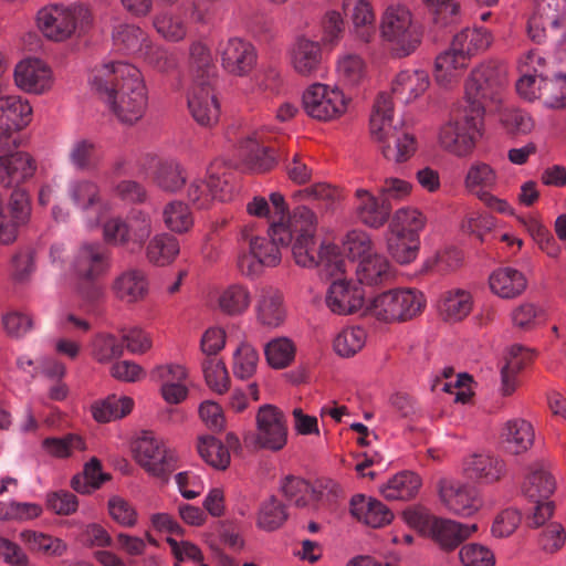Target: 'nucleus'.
I'll return each mask as SVG.
<instances>
[{"mask_svg": "<svg viewBox=\"0 0 566 566\" xmlns=\"http://www.w3.org/2000/svg\"><path fill=\"white\" fill-rule=\"evenodd\" d=\"M92 90L124 125L139 122L148 108V88L142 71L127 62L103 64L91 81Z\"/></svg>", "mask_w": 566, "mask_h": 566, "instance_id": "nucleus-1", "label": "nucleus"}, {"mask_svg": "<svg viewBox=\"0 0 566 566\" xmlns=\"http://www.w3.org/2000/svg\"><path fill=\"white\" fill-rule=\"evenodd\" d=\"M316 228V214L307 207L300 206L274 229V234L279 235L276 239L283 247H289L294 241L292 255L298 266L314 269L317 265Z\"/></svg>", "mask_w": 566, "mask_h": 566, "instance_id": "nucleus-2", "label": "nucleus"}, {"mask_svg": "<svg viewBox=\"0 0 566 566\" xmlns=\"http://www.w3.org/2000/svg\"><path fill=\"white\" fill-rule=\"evenodd\" d=\"M111 268V255L99 242H82L73 252L65 275L81 297L93 300L98 292L95 282Z\"/></svg>", "mask_w": 566, "mask_h": 566, "instance_id": "nucleus-3", "label": "nucleus"}, {"mask_svg": "<svg viewBox=\"0 0 566 566\" xmlns=\"http://www.w3.org/2000/svg\"><path fill=\"white\" fill-rule=\"evenodd\" d=\"M280 222H273L269 230L268 237L261 235L256 224L253 222L242 226L238 233V241L248 247L249 252L242 253L238 258L239 271L248 277L259 276L264 268H275L282 261L281 242L274 234L275 227Z\"/></svg>", "mask_w": 566, "mask_h": 566, "instance_id": "nucleus-4", "label": "nucleus"}, {"mask_svg": "<svg viewBox=\"0 0 566 566\" xmlns=\"http://www.w3.org/2000/svg\"><path fill=\"white\" fill-rule=\"evenodd\" d=\"M36 25L45 39L64 42L86 32L93 25V15L83 4L51 3L38 11Z\"/></svg>", "mask_w": 566, "mask_h": 566, "instance_id": "nucleus-5", "label": "nucleus"}, {"mask_svg": "<svg viewBox=\"0 0 566 566\" xmlns=\"http://www.w3.org/2000/svg\"><path fill=\"white\" fill-rule=\"evenodd\" d=\"M426 307L424 295L416 289H392L370 298L364 316L382 324L405 323L413 319Z\"/></svg>", "mask_w": 566, "mask_h": 566, "instance_id": "nucleus-6", "label": "nucleus"}, {"mask_svg": "<svg viewBox=\"0 0 566 566\" xmlns=\"http://www.w3.org/2000/svg\"><path fill=\"white\" fill-rule=\"evenodd\" d=\"M505 86V69L494 62L482 63L471 71L464 83L463 107L484 117L488 106L502 102Z\"/></svg>", "mask_w": 566, "mask_h": 566, "instance_id": "nucleus-7", "label": "nucleus"}, {"mask_svg": "<svg viewBox=\"0 0 566 566\" xmlns=\"http://www.w3.org/2000/svg\"><path fill=\"white\" fill-rule=\"evenodd\" d=\"M379 35L397 57H405L413 53L421 43L411 10L401 3L389 4L380 17Z\"/></svg>", "mask_w": 566, "mask_h": 566, "instance_id": "nucleus-8", "label": "nucleus"}, {"mask_svg": "<svg viewBox=\"0 0 566 566\" xmlns=\"http://www.w3.org/2000/svg\"><path fill=\"white\" fill-rule=\"evenodd\" d=\"M105 243L122 248L130 254L140 252L154 232L151 216L143 210L134 211L126 218L114 217L102 227Z\"/></svg>", "mask_w": 566, "mask_h": 566, "instance_id": "nucleus-9", "label": "nucleus"}, {"mask_svg": "<svg viewBox=\"0 0 566 566\" xmlns=\"http://www.w3.org/2000/svg\"><path fill=\"white\" fill-rule=\"evenodd\" d=\"M462 117L444 123L438 133L440 147L457 157H467L475 148L478 138L482 135L484 117L476 116L463 107Z\"/></svg>", "mask_w": 566, "mask_h": 566, "instance_id": "nucleus-10", "label": "nucleus"}, {"mask_svg": "<svg viewBox=\"0 0 566 566\" xmlns=\"http://www.w3.org/2000/svg\"><path fill=\"white\" fill-rule=\"evenodd\" d=\"M133 454L145 472L161 483H167L177 469L175 452L150 432H144L136 439Z\"/></svg>", "mask_w": 566, "mask_h": 566, "instance_id": "nucleus-11", "label": "nucleus"}, {"mask_svg": "<svg viewBox=\"0 0 566 566\" xmlns=\"http://www.w3.org/2000/svg\"><path fill=\"white\" fill-rule=\"evenodd\" d=\"M304 112L312 118L328 122L346 113L347 101L336 86L323 83L311 84L302 95Z\"/></svg>", "mask_w": 566, "mask_h": 566, "instance_id": "nucleus-12", "label": "nucleus"}, {"mask_svg": "<svg viewBox=\"0 0 566 566\" xmlns=\"http://www.w3.org/2000/svg\"><path fill=\"white\" fill-rule=\"evenodd\" d=\"M527 32L535 42L547 38L566 39V17L558 0H534V10L527 23Z\"/></svg>", "mask_w": 566, "mask_h": 566, "instance_id": "nucleus-13", "label": "nucleus"}, {"mask_svg": "<svg viewBox=\"0 0 566 566\" xmlns=\"http://www.w3.org/2000/svg\"><path fill=\"white\" fill-rule=\"evenodd\" d=\"M437 488L441 504L453 515L471 517L483 507V500L479 492L467 483L450 478H441Z\"/></svg>", "mask_w": 566, "mask_h": 566, "instance_id": "nucleus-14", "label": "nucleus"}, {"mask_svg": "<svg viewBox=\"0 0 566 566\" xmlns=\"http://www.w3.org/2000/svg\"><path fill=\"white\" fill-rule=\"evenodd\" d=\"M255 442L263 449L279 451L287 442V427L283 413L272 405L261 406L256 413Z\"/></svg>", "mask_w": 566, "mask_h": 566, "instance_id": "nucleus-15", "label": "nucleus"}, {"mask_svg": "<svg viewBox=\"0 0 566 566\" xmlns=\"http://www.w3.org/2000/svg\"><path fill=\"white\" fill-rule=\"evenodd\" d=\"M212 82L192 80L188 91V108L193 119L205 127L213 126L220 117V104Z\"/></svg>", "mask_w": 566, "mask_h": 566, "instance_id": "nucleus-16", "label": "nucleus"}, {"mask_svg": "<svg viewBox=\"0 0 566 566\" xmlns=\"http://www.w3.org/2000/svg\"><path fill=\"white\" fill-rule=\"evenodd\" d=\"M114 297L127 305H136L147 300L150 294L148 273L137 266H129L115 275L111 283Z\"/></svg>", "mask_w": 566, "mask_h": 566, "instance_id": "nucleus-17", "label": "nucleus"}, {"mask_svg": "<svg viewBox=\"0 0 566 566\" xmlns=\"http://www.w3.org/2000/svg\"><path fill=\"white\" fill-rule=\"evenodd\" d=\"M38 171V161L28 151L10 150L0 154V186L21 188L20 185L31 180Z\"/></svg>", "mask_w": 566, "mask_h": 566, "instance_id": "nucleus-18", "label": "nucleus"}, {"mask_svg": "<svg viewBox=\"0 0 566 566\" xmlns=\"http://www.w3.org/2000/svg\"><path fill=\"white\" fill-rule=\"evenodd\" d=\"M14 82L24 92L41 95L53 87L54 77L51 67L44 61L30 57L15 65Z\"/></svg>", "mask_w": 566, "mask_h": 566, "instance_id": "nucleus-19", "label": "nucleus"}, {"mask_svg": "<svg viewBox=\"0 0 566 566\" xmlns=\"http://www.w3.org/2000/svg\"><path fill=\"white\" fill-rule=\"evenodd\" d=\"M291 67L303 77H315L323 69V51L317 41L297 38L289 49Z\"/></svg>", "mask_w": 566, "mask_h": 566, "instance_id": "nucleus-20", "label": "nucleus"}, {"mask_svg": "<svg viewBox=\"0 0 566 566\" xmlns=\"http://www.w3.org/2000/svg\"><path fill=\"white\" fill-rule=\"evenodd\" d=\"M505 463L490 453H472L462 461L463 475L476 483H494L505 474Z\"/></svg>", "mask_w": 566, "mask_h": 566, "instance_id": "nucleus-21", "label": "nucleus"}, {"mask_svg": "<svg viewBox=\"0 0 566 566\" xmlns=\"http://www.w3.org/2000/svg\"><path fill=\"white\" fill-rule=\"evenodd\" d=\"M221 63L229 73L243 76L256 64L255 49L248 41L231 38L221 49Z\"/></svg>", "mask_w": 566, "mask_h": 566, "instance_id": "nucleus-22", "label": "nucleus"}, {"mask_svg": "<svg viewBox=\"0 0 566 566\" xmlns=\"http://www.w3.org/2000/svg\"><path fill=\"white\" fill-rule=\"evenodd\" d=\"M326 305L335 314L348 315L364 308V291L345 280L334 281L326 295Z\"/></svg>", "mask_w": 566, "mask_h": 566, "instance_id": "nucleus-23", "label": "nucleus"}, {"mask_svg": "<svg viewBox=\"0 0 566 566\" xmlns=\"http://www.w3.org/2000/svg\"><path fill=\"white\" fill-rule=\"evenodd\" d=\"M545 60L536 51H530L520 62L521 77L516 82L517 93L527 101L541 98L543 66Z\"/></svg>", "mask_w": 566, "mask_h": 566, "instance_id": "nucleus-24", "label": "nucleus"}, {"mask_svg": "<svg viewBox=\"0 0 566 566\" xmlns=\"http://www.w3.org/2000/svg\"><path fill=\"white\" fill-rule=\"evenodd\" d=\"M394 102L389 94L379 93L373 104L369 117L371 139L379 146L400 127L394 124Z\"/></svg>", "mask_w": 566, "mask_h": 566, "instance_id": "nucleus-25", "label": "nucleus"}, {"mask_svg": "<svg viewBox=\"0 0 566 566\" xmlns=\"http://www.w3.org/2000/svg\"><path fill=\"white\" fill-rule=\"evenodd\" d=\"M478 531L476 524H463L449 518H433L429 536L446 551H452Z\"/></svg>", "mask_w": 566, "mask_h": 566, "instance_id": "nucleus-26", "label": "nucleus"}, {"mask_svg": "<svg viewBox=\"0 0 566 566\" xmlns=\"http://www.w3.org/2000/svg\"><path fill=\"white\" fill-rule=\"evenodd\" d=\"M254 311L258 323L268 328L279 327L286 318L283 295L273 287L260 290Z\"/></svg>", "mask_w": 566, "mask_h": 566, "instance_id": "nucleus-27", "label": "nucleus"}, {"mask_svg": "<svg viewBox=\"0 0 566 566\" xmlns=\"http://www.w3.org/2000/svg\"><path fill=\"white\" fill-rule=\"evenodd\" d=\"M356 212L359 220L367 227L378 229L389 219L391 206L376 197L369 190L358 188L355 191Z\"/></svg>", "mask_w": 566, "mask_h": 566, "instance_id": "nucleus-28", "label": "nucleus"}, {"mask_svg": "<svg viewBox=\"0 0 566 566\" xmlns=\"http://www.w3.org/2000/svg\"><path fill=\"white\" fill-rule=\"evenodd\" d=\"M350 512L359 522L375 528L389 524L394 518V514L387 505L364 494L353 496Z\"/></svg>", "mask_w": 566, "mask_h": 566, "instance_id": "nucleus-29", "label": "nucleus"}, {"mask_svg": "<svg viewBox=\"0 0 566 566\" xmlns=\"http://www.w3.org/2000/svg\"><path fill=\"white\" fill-rule=\"evenodd\" d=\"M489 286L496 296L512 300L524 293L527 287V279L522 271L512 266H503L490 274Z\"/></svg>", "mask_w": 566, "mask_h": 566, "instance_id": "nucleus-30", "label": "nucleus"}, {"mask_svg": "<svg viewBox=\"0 0 566 566\" xmlns=\"http://www.w3.org/2000/svg\"><path fill=\"white\" fill-rule=\"evenodd\" d=\"M356 276L360 284L377 286L388 283L394 277V271L388 259L375 252L359 260Z\"/></svg>", "mask_w": 566, "mask_h": 566, "instance_id": "nucleus-31", "label": "nucleus"}, {"mask_svg": "<svg viewBox=\"0 0 566 566\" xmlns=\"http://www.w3.org/2000/svg\"><path fill=\"white\" fill-rule=\"evenodd\" d=\"M429 74L423 70H405L392 82V93L403 103H411L427 92Z\"/></svg>", "mask_w": 566, "mask_h": 566, "instance_id": "nucleus-32", "label": "nucleus"}, {"mask_svg": "<svg viewBox=\"0 0 566 566\" xmlns=\"http://www.w3.org/2000/svg\"><path fill=\"white\" fill-rule=\"evenodd\" d=\"M470 62L450 45L441 52L434 61L436 82L443 87H449L457 83L469 67Z\"/></svg>", "mask_w": 566, "mask_h": 566, "instance_id": "nucleus-33", "label": "nucleus"}, {"mask_svg": "<svg viewBox=\"0 0 566 566\" xmlns=\"http://www.w3.org/2000/svg\"><path fill=\"white\" fill-rule=\"evenodd\" d=\"M473 308V296L470 291L453 287L443 292L438 302L440 316L447 322H459L467 317Z\"/></svg>", "mask_w": 566, "mask_h": 566, "instance_id": "nucleus-34", "label": "nucleus"}, {"mask_svg": "<svg viewBox=\"0 0 566 566\" xmlns=\"http://www.w3.org/2000/svg\"><path fill=\"white\" fill-rule=\"evenodd\" d=\"M464 188L478 199L499 185V174L494 167L482 160H474L464 176Z\"/></svg>", "mask_w": 566, "mask_h": 566, "instance_id": "nucleus-35", "label": "nucleus"}, {"mask_svg": "<svg viewBox=\"0 0 566 566\" xmlns=\"http://www.w3.org/2000/svg\"><path fill=\"white\" fill-rule=\"evenodd\" d=\"M31 118L32 107L28 101L15 95L0 99V126H6L8 133L23 129Z\"/></svg>", "mask_w": 566, "mask_h": 566, "instance_id": "nucleus-36", "label": "nucleus"}, {"mask_svg": "<svg viewBox=\"0 0 566 566\" xmlns=\"http://www.w3.org/2000/svg\"><path fill=\"white\" fill-rule=\"evenodd\" d=\"M501 437L509 452L521 454L533 446L535 431L531 422L518 418L504 424Z\"/></svg>", "mask_w": 566, "mask_h": 566, "instance_id": "nucleus-37", "label": "nucleus"}, {"mask_svg": "<svg viewBox=\"0 0 566 566\" xmlns=\"http://www.w3.org/2000/svg\"><path fill=\"white\" fill-rule=\"evenodd\" d=\"M344 6L349 11L355 34L365 43L370 42L376 33V17L367 0H346Z\"/></svg>", "mask_w": 566, "mask_h": 566, "instance_id": "nucleus-38", "label": "nucleus"}, {"mask_svg": "<svg viewBox=\"0 0 566 566\" xmlns=\"http://www.w3.org/2000/svg\"><path fill=\"white\" fill-rule=\"evenodd\" d=\"M19 537L30 552L46 557H61L69 547L62 538L35 530H25L20 533Z\"/></svg>", "mask_w": 566, "mask_h": 566, "instance_id": "nucleus-39", "label": "nucleus"}, {"mask_svg": "<svg viewBox=\"0 0 566 566\" xmlns=\"http://www.w3.org/2000/svg\"><path fill=\"white\" fill-rule=\"evenodd\" d=\"M144 249L146 260L156 266L169 265L180 252L178 240L168 233L150 237Z\"/></svg>", "mask_w": 566, "mask_h": 566, "instance_id": "nucleus-40", "label": "nucleus"}, {"mask_svg": "<svg viewBox=\"0 0 566 566\" xmlns=\"http://www.w3.org/2000/svg\"><path fill=\"white\" fill-rule=\"evenodd\" d=\"M153 27L158 35L169 43H179L188 36V25L182 14L172 10H163L154 15Z\"/></svg>", "mask_w": 566, "mask_h": 566, "instance_id": "nucleus-41", "label": "nucleus"}, {"mask_svg": "<svg viewBox=\"0 0 566 566\" xmlns=\"http://www.w3.org/2000/svg\"><path fill=\"white\" fill-rule=\"evenodd\" d=\"M492 42L491 33L483 28H467L453 36L451 46L470 62L473 56L484 52Z\"/></svg>", "mask_w": 566, "mask_h": 566, "instance_id": "nucleus-42", "label": "nucleus"}, {"mask_svg": "<svg viewBox=\"0 0 566 566\" xmlns=\"http://www.w3.org/2000/svg\"><path fill=\"white\" fill-rule=\"evenodd\" d=\"M421 484L422 482L418 474L402 471L389 479L380 488V492L385 499L390 501H408L418 494Z\"/></svg>", "mask_w": 566, "mask_h": 566, "instance_id": "nucleus-43", "label": "nucleus"}, {"mask_svg": "<svg viewBox=\"0 0 566 566\" xmlns=\"http://www.w3.org/2000/svg\"><path fill=\"white\" fill-rule=\"evenodd\" d=\"M146 32L135 24H120L113 32L114 48L125 54H140L144 56L146 46L150 45Z\"/></svg>", "mask_w": 566, "mask_h": 566, "instance_id": "nucleus-44", "label": "nucleus"}, {"mask_svg": "<svg viewBox=\"0 0 566 566\" xmlns=\"http://www.w3.org/2000/svg\"><path fill=\"white\" fill-rule=\"evenodd\" d=\"M382 156L394 163H403L410 159L417 150L415 136L400 127L387 142L378 146Z\"/></svg>", "mask_w": 566, "mask_h": 566, "instance_id": "nucleus-45", "label": "nucleus"}, {"mask_svg": "<svg viewBox=\"0 0 566 566\" xmlns=\"http://www.w3.org/2000/svg\"><path fill=\"white\" fill-rule=\"evenodd\" d=\"M188 67L192 80L213 81L214 65L212 54L206 42L195 40L188 48Z\"/></svg>", "mask_w": 566, "mask_h": 566, "instance_id": "nucleus-46", "label": "nucleus"}, {"mask_svg": "<svg viewBox=\"0 0 566 566\" xmlns=\"http://www.w3.org/2000/svg\"><path fill=\"white\" fill-rule=\"evenodd\" d=\"M556 482L548 469L543 463L532 467L523 485V491L533 501L547 500L555 491Z\"/></svg>", "mask_w": 566, "mask_h": 566, "instance_id": "nucleus-47", "label": "nucleus"}, {"mask_svg": "<svg viewBox=\"0 0 566 566\" xmlns=\"http://www.w3.org/2000/svg\"><path fill=\"white\" fill-rule=\"evenodd\" d=\"M134 401L127 396L117 397L115 395L96 401L91 406L93 418L101 423H106L122 419L132 412Z\"/></svg>", "mask_w": 566, "mask_h": 566, "instance_id": "nucleus-48", "label": "nucleus"}, {"mask_svg": "<svg viewBox=\"0 0 566 566\" xmlns=\"http://www.w3.org/2000/svg\"><path fill=\"white\" fill-rule=\"evenodd\" d=\"M385 241L388 253L398 263L409 264L417 259L420 248L419 238L387 230Z\"/></svg>", "mask_w": 566, "mask_h": 566, "instance_id": "nucleus-49", "label": "nucleus"}, {"mask_svg": "<svg viewBox=\"0 0 566 566\" xmlns=\"http://www.w3.org/2000/svg\"><path fill=\"white\" fill-rule=\"evenodd\" d=\"M281 490L286 500L298 507H315L321 499V492L301 478H286Z\"/></svg>", "mask_w": 566, "mask_h": 566, "instance_id": "nucleus-50", "label": "nucleus"}, {"mask_svg": "<svg viewBox=\"0 0 566 566\" xmlns=\"http://www.w3.org/2000/svg\"><path fill=\"white\" fill-rule=\"evenodd\" d=\"M67 193L73 205L83 211L104 205L99 186L88 179H77L70 182Z\"/></svg>", "mask_w": 566, "mask_h": 566, "instance_id": "nucleus-51", "label": "nucleus"}, {"mask_svg": "<svg viewBox=\"0 0 566 566\" xmlns=\"http://www.w3.org/2000/svg\"><path fill=\"white\" fill-rule=\"evenodd\" d=\"M426 221V217L417 208L403 207L394 213L387 230L419 238Z\"/></svg>", "mask_w": 566, "mask_h": 566, "instance_id": "nucleus-52", "label": "nucleus"}, {"mask_svg": "<svg viewBox=\"0 0 566 566\" xmlns=\"http://www.w3.org/2000/svg\"><path fill=\"white\" fill-rule=\"evenodd\" d=\"M197 450L200 458L216 470H226L231 461L228 448L212 436L198 438Z\"/></svg>", "mask_w": 566, "mask_h": 566, "instance_id": "nucleus-53", "label": "nucleus"}, {"mask_svg": "<svg viewBox=\"0 0 566 566\" xmlns=\"http://www.w3.org/2000/svg\"><path fill=\"white\" fill-rule=\"evenodd\" d=\"M367 340V333L359 326H348L336 334L333 340L334 352L343 358H350L360 352Z\"/></svg>", "mask_w": 566, "mask_h": 566, "instance_id": "nucleus-54", "label": "nucleus"}, {"mask_svg": "<svg viewBox=\"0 0 566 566\" xmlns=\"http://www.w3.org/2000/svg\"><path fill=\"white\" fill-rule=\"evenodd\" d=\"M154 181L161 190L175 192L184 187L186 174L177 160H164L156 167Z\"/></svg>", "mask_w": 566, "mask_h": 566, "instance_id": "nucleus-55", "label": "nucleus"}, {"mask_svg": "<svg viewBox=\"0 0 566 566\" xmlns=\"http://www.w3.org/2000/svg\"><path fill=\"white\" fill-rule=\"evenodd\" d=\"M219 307L228 315L243 314L251 304V293L245 285L232 284L223 290L218 300Z\"/></svg>", "mask_w": 566, "mask_h": 566, "instance_id": "nucleus-56", "label": "nucleus"}, {"mask_svg": "<svg viewBox=\"0 0 566 566\" xmlns=\"http://www.w3.org/2000/svg\"><path fill=\"white\" fill-rule=\"evenodd\" d=\"M163 220L168 230L179 234L188 232L193 226L192 212L180 200H174L164 207Z\"/></svg>", "mask_w": 566, "mask_h": 566, "instance_id": "nucleus-57", "label": "nucleus"}, {"mask_svg": "<svg viewBox=\"0 0 566 566\" xmlns=\"http://www.w3.org/2000/svg\"><path fill=\"white\" fill-rule=\"evenodd\" d=\"M268 364L275 369L287 367L295 357V346L287 337L270 340L264 347Z\"/></svg>", "mask_w": 566, "mask_h": 566, "instance_id": "nucleus-58", "label": "nucleus"}, {"mask_svg": "<svg viewBox=\"0 0 566 566\" xmlns=\"http://www.w3.org/2000/svg\"><path fill=\"white\" fill-rule=\"evenodd\" d=\"M41 446L49 455L60 459L69 458L75 451L86 450L85 441L75 433H69L61 438H45Z\"/></svg>", "mask_w": 566, "mask_h": 566, "instance_id": "nucleus-59", "label": "nucleus"}, {"mask_svg": "<svg viewBox=\"0 0 566 566\" xmlns=\"http://www.w3.org/2000/svg\"><path fill=\"white\" fill-rule=\"evenodd\" d=\"M438 28L458 23L460 21V6L457 0H422Z\"/></svg>", "mask_w": 566, "mask_h": 566, "instance_id": "nucleus-60", "label": "nucleus"}, {"mask_svg": "<svg viewBox=\"0 0 566 566\" xmlns=\"http://www.w3.org/2000/svg\"><path fill=\"white\" fill-rule=\"evenodd\" d=\"M317 268L319 273L326 277H336L344 273L345 261L339 253L337 245L322 243L318 248Z\"/></svg>", "mask_w": 566, "mask_h": 566, "instance_id": "nucleus-61", "label": "nucleus"}, {"mask_svg": "<svg viewBox=\"0 0 566 566\" xmlns=\"http://www.w3.org/2000/svg\"><path fill=\"white\" fill-rule=\"evenodd\" d=\"M202 371L207 386L214 392L222 395L230 387V377L226 364L218 358H206L202 361Z\"/></svg>", "mask_w": 566, "mask_h": 566, "instance_id": "nucleus-62", "label": "nucleus"}, {"mask_svg": "<svg viewBox=\"0 0 566 566\" xmlns=\"http://www.w3.org/2000/svg\"><path fill=\"white\" fill-rule=\"evenodd\" d=\"M69 158L80 170L96 167L99 161L97 144L92 139H78L73 144Z\"/></svg>", "mask_w": 566, "mask_h": 566, "instance_id": "nucleus-63", "label": "nucleus"}, {"mask_svg": "<svg viewBox=\"0 0 566 566\" xmlns=\"http://www.w3.org/2000/svg\"><path fill=\"white\" fill-rule=\"evenodd\" d=\"M258 363V350L252 345L242 343L233 354V375L240 379H248L256 371Z\"/></svg>", "mask_w": 566, "mask_h": 566, "instance_id": "nucleus-64", "label": "nucleus"}]
</instances>
